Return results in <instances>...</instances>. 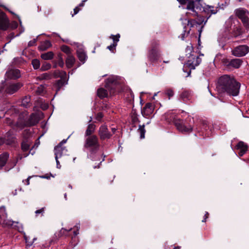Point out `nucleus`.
<instances>
[{
  "instance_id": "obj_1",
  "label": "nucleus",
  "mask_w": 249,
  "mask_h": 249,
  "mask_svg": "<svg viewBox=\"0 0 249 249\" xmlns=\"http://www.w3.org/2000/svg\"><path fill=\"white\" fill-rule=\"evenodd\" d=\"M240 87V84L233 77L224 75L219 78L216 88L220 93L226 92L236 96L239 93Z\"/></svg>"
},
{
  "instance_id": "obj_2",
  "label": "nucleus",
  "mask_w": 249,
  "mask_h": 249,
  "mask_svg": "<svg viewBox=\"0 0 249 249\" xmlns=\"http://www.w3.org/2000/svg\"><path fill=\"white\" fill-rule=\"evenodd\" d=\"M159 46V44L157 41L153 40L151 42V48L148 51L147 57L152 63L157 62L160 57Z\"/></svg>"
},
{
  "instance_id": "obj_3",
  "label": "nucleus",
  "mask_w": 249,
  "mask_h": 249,
  "mask_svg": "<svg viewBox=\"0 0 249 249\" xmlns=\"http://www.w3.org/2000/svg\"><path fill=\"white\" fill-rule=\"evenodd\" d=\"M84 147L89 149L91 153L98 151L100 147V143L97 136L94 135L88 136L86 139Z\"/></svg>"
},
{
  "instance_id": "obj_4",
  "label": "nucleus",
  "mask_w": 249,
  "mask_h": 249,
  "mask_svg": "<svg viewBox=\"0 0 249 249\" xmlns=\"http://www.w3.org/2000/svg\"><path fill=\"white\" fill-rule=\"evenodd\" d=\"M235 15L242 22L246 28H249V12L244 8H239L235 10Z\"/></svg>"
},
{
  "instance_id": "obj_5",
  "label": "nucleus",
  "mask_w": 249,
  "mask_h": 249,
  "mask_svg": "<svg viewBox=\"0 0 249 249\" xmlns=\"http://www.w3.org/2000/svg\"><path fill=\"white\" fill-rule=\"evenodd\" d=\"M175 126L177 129L182 133L189 134L192 132L193 127L191 125L187 124L186 121L181 119L175 122Z\"/></svg>"
},
{
  "instance_id": "obj_6",
  "label": "nucleus",
  "mask_w": 249,
  "mask_h": 249,
  "mask_svg": "<svg viewBox=\"0 0 249 249\" xmlns=\"http://www.w3.org/2000/svg\"><path fill=\"white\" fill-rule=\"evenodd\" d=\"M7 213H6L4 207H0V224L3 227L12 226L14 223V221L7 219Z\"/></svg>"
},
{
  "instance_id": "obj_7",
  "label": "nucleus",
  "mask_w": 249,
  "mask_h": 249,
  "mask_svg": "<svg viewBox=\"0 0 249 249\" xmlns=\"http://www.w3.org/2000/svg\"><path fill=\"white\" fill-rule=\"evenodd\" d=\"M29 132L24 130L23 133V140L21 143V149L23 152H27L31 146L32 142L28 139Z\"/></svg>"
},
{
  "instance_id": "obj_8",
  "label": "nucleus",
  "mask_w": 249,
  "mask_h": 249,
  "mask_svg": "<svg viewBox=\"0 0 249 249\" xmlns=\"http://www.w3.org/2000/svg\"><path fill=\"white\" fill-rule=\"evenodd\" d=\"M249 51V47L246 45H240L235 48L232 51V54L237 57L245 55Z\"/></svg>"
},
{
  "instance_id": "obj_9",
  "label": "nucleus",
  "mask_w": 249,
  "mask_h": 249,
  "mask_svg": "<svg viewBox=\"0 0 249 249\" xmlns=\"http://www.w3.org/2000/svg\"><path fill=\"white\" fill-rule=\"evenodd\" d=\"M98 135L101 140H105L110 139L112 134L108 131L107 125L103 124L99 127Z\"/></svg>"
},
{
  "instance_id": "obj_10",
  "label": "nucleus",
  "mask_w": 249,
  "mask_h": 249,
  "mask_svg": "<svg viewBox=\"0 0 249 249\" xmlns=\"http://www.w3.org/2000/svg\"><path fill=\"white\" fill-rule=\"evenodd\" d=\"M201 62V58L198 56H192L189 57V60L186 63V65L190 70H194L195 67L198 66Z\"/></svg>"
},
{
  "instance_id": "obj_11",
  "label": "nucleus",
  "mask_w": 249,
  "mask_h": 249,
  "mask_svg": "<svg viewBox=\"0 0 249 249\" xmlns=\"http://www.w3.org/2000/svg\"><path fill=\"white\" fill-rule=\"evenodd\" d=\"M209 126L206 122H202L200 126L196 127V129L199 136H202L204 138L209 137V133L207 132Z\"/></svg>"
},
{
  "instance_id": "obj_12",
  "label": "nucleus",
  "mask_w": 249,
  "mask_h": 249,
  "mask_svg": "<svg viewBox=\"0 0 249 249\" xmlns=\"http://www.w3.org/2000/svg\"><path fill=\"white\" fill-rule=\"evenodd\" d=\"M53 75L55 78L60 77V80L57 81L58 86L63 85L67 81V73L63 71H55L53 72Z\"/></svg>"
},
{
  "instance_id": "obj_13",
  "label": "nucleus",
  "mask_w": 249,
  "mask_h": 249,
  "mask_svg": "<svg viewBox=\"0 0 249 249\" xmlns=\"http://www.w3.org/2000/svg\"><path fill=\"white\" fill-rule=\"evenodd\" d=\"M22 84L17 83L8 85L5 89V92L9 94H12L17 92L21 87Z\"/></svg>"
},
{
  "instance_id": "obj_14",
  "label": "nucleus",
  "mask_w": 249,
  "mask_h": 249,
  "mask_svg": "<svg viewBox=\"0 0 249 249\" xmlns=\"http://www.w3.org/2000/svg\"><path fill=\"white\" fill-rule=\"evenodd\" d=\"M54 151L56 160H57V159L60 158L63 155H66L67 153V150L66 149V147L60 146V145L55 146Z\"/></svg>"
},
{
  "instance_id": "obj_15",
  "label": "nucleus",
  "mask_w": 249,
  "mask_h": 249,
  "mask_svg": "<svg viewBox=\"0 0 249 249\" xmlns=\"http://www.w3.org/2000/svg\"><path fill=\"white\" fill-rule=\"evenodd\" d=\"M188 1V3L187 5V9L191 10L193 12L192 15L194 16H196L197 15V12L196 10L200 9L199 6L197 5L196 4V1H190V0H187Z\"/></svg>"
},
{
  "instance_id": "obj_16",
  "label": "nucleus",
  "mask_w": 249,
  "mask_h": 249,
  "mask_svg": "<svg viewBox=\"0 0 249 249\" xmlns=\"http://www.w3.org/2000/svg\"><path fill=\"white\" fill-rule=\"evenodd\" d=\"M6 76L9 79L18 78L20 76V71L18 69H11L6 72Z\"/></svg>"
},
{
  "instance_id": "obj_17",
  "label": "nucleus",
  "mask_w": 249,
  "mask_h": 249,
  "mask_svg": "<svg viewBox=\"0 0 249 249\" xmlns=\"http://www.w3.org/2000/svg\"><path fill=\"white\" fill-rule=\"evenodd\" d=\"M165 119L168 122H173L175 124V122L179 120L176 114L173 111H169L164 114Z\"/></svg>"
},
{
  "instance_id": "obj_18",
  "label": "nucleus",
  "mask_w": 249,
  "mask_h": 249,
  "mask_svg": "<svg viewBox=\"0 0 249 249\" xmlns=\"http://www.w3.org/2000/svg\"><path fill=\"white\" fill-rule=\"evenodd\" d=\"M154 110V106L152 104L148 103L146 104L143 108L142 113L145 116H148L151 114Z\"/></svg>"
},
{
  "instance_id": "obj_19",
  "label": "nucleus",
  "mask_w": 249,
  "mask_h": 249,
  "mask_svg": "<svg viewBox=\"0 0 249 249\" xmlns=\"http://www.w3.org/2000/svg\"><path fill=\"white\" fill-rule=\"evenodd\" d=\"M39 120V119L38 115L36 113H32L27 122V125L28 126L35 125L38 123Z\"/></svg>"
},
{
  "instance_id": "obj_20",
  "label": "nucleus",
  "mask_w": 249,
  "mask_h": 249,
  "mask_svg": "<svg viewBox=\"0 0 249 249\" xmlns=\"http://www.w3.org/2000/svg\"><path fill=\"white\" fill-rule=\"evenodd\" d=\"M242 62V60L240 59H233L229 62L227 64V66L229 67H232L235 69H238L241 66Z\"/></svg>"
},
{
  "instance_id": "obj_21",
  "label": "nucleus",
  "mask_w": 249,
  "mask_h": 249,
  "mask_svg": "<svg viewBox=\"0 0 249 249\" xmlns=\"http://www.w3.org/2000/svg\"><path fill=\"white\" fill-rule=\"evenodd\" d=\"M16 137L12 133V131H8L5 135V141L7 144L10 145L16 142Z\"/></svg>"
},
{
  "instance_id": "obj_22",
  "label": "nucleus",
  "mask_w": 249,
  "mask_h": 249,
  "mask_svg": "<svg viewBox=\"0 0 249 249\" xmlns=\"http://www.w3.org/2000/svg\"><path fill=\"white\" fill-rule=\"evenodd\" d=\"M237 147L240 150L238 154L240 157L242 156L246 152L248 149L247 145L243 142H239L237 145Z\"/></svg>"
},
{
  "instance_id": "obj_23",
  "label": "nucleus",
  "mask_w": 249,
  "mask_h": 249,
  "mask_svg": "<svg viewBox=\"0 0 249 249\" xmlns=\"http://www.w3.org/2000/svg\"><path fill=\"white\" fill-rule=\"evenodd\" d=\"M204 22L203 17H198L196 20L190 19L188 20L187 22V25L190 26V27H193L195 25H201Z\"/></svg>"
},
{
  "instance_id": "obj_24",
  "label": "nucleus",
  "mask_w": 249,
  "mask_h": 249,
  "mask_svg": "<svg viewBox=\"0 0 249 249\" xmlns=\"http://www.w3.org/2000/svg\"><path fill=\"white\" fill-rule=\"evenodd\" d=\"M75 62V57L71 54H69L66 59V65L68 68H71Z\"/></svg>"
},
{
  "instance_id": "obj_25",
  "label": "nucleus",
  "mask_w": 249,
  "mask_h": 249,
  "mask_svg": "<svg viewBox=\"0 0 249 249\" xmlns=\"http://www.w3.org/2000/svg\"><path fill=\"white\" fill-rule=\"evenodd\" d=\"M180 98L184 102H187L191 100V93L189 91H183L180 95Z\"/></svg>"
},
{
  "instance_id": "obj_26",
  "label": "nucleus",
  "mask_w": 249,
  "mask_h": 249,
  "mask_svg": "<svg viewBox=\"0 0 249 249\" xmlns=\"http://www.w3.org/2000/svg\"><path fill=\"white\" fill-rule=\"evenodd\" d=\"M9 155L7 152H4L0 155V166H4L9 158Z\"/></svg>"
},
{
  "instance_id": "obj_27",
  "label": "nucleus",
  "mask_w": 249,
  "mask_h": 249,
  "mask_svg": "<svg viewBox=\"0 0 249 249\" xmlns=\"http://www.w3.org/2000/svg\"><path fill=\"white\" fill-rule=\"evenodd\" d=\"M8 27L7 22L4 15H0V29L6 30Z\"/></svg>"
},
{
  "instance_id": "obj_28",
  "label": "nucleus",
  "mask_w": 249,
  "mask_h": 249,
  "mask_svg": "<svg viewBox=\"0 0 249 249\" xmlns=\"http://www.w3.org/2000/svg\"><path fill=\"white\" fill-rule=\"evenodd\" d=\"M95 129V125L94 124H90L88 125L86 130L85 135L87 136H91L92 134L94 132Z\"/></svg>"
},
{
  "instance_id": "obj_29",
  "label": "nucleus",
  "mask_w": 249,
  "mask_h": 249,
  "mask_svg": "<svg viewBox=\"0 0 249 249\" xmlns=\"http://www.w3.org/2000/svg\"><path fill=\"white\" fill-rule=\"evenodd\" d=\"M51 46V42L49 41L46 40L41 44L38 47V49L40 51H45L48 49Z\"/></svg>"
},
{
  "instance_id": "obj_30",
  "label": "nucleus",
  "mask_w": 249,
  "mask_h": 249,
  "mask_svg": "<svg viewBox=\"0 0 249 249\" xmlns=\"http://www.w3.org/2000/svg\"><path fill=\"white\" fill-rule=\"evenodd\" d=\"M97 93L98 96L101 99L106 97L107 96V91L103 88L99 89Z\"/></svg>"
},
{
  "instance_id": "obj_31",
  "label": "nucleus",
  "mask_w": 249,
  "mask_h": 249,
  "mask_svg": "<svg viewBox=\"0 0 249 249\" xmlns=\"http://www.w3.org/2000/svg\"><path fill=\"white\" fill-rule=\"evenodd\" d=\"M77 57L79 60L82 62L83 63H84L87 58V56L85 53L82 51L78 50L77 52Z\"/></svg>"
},
{
  "instance_id": "obj_32",
  "label": "nucleus",
  "mask_w": 249,
  "mask_h": 249,
  "mask_svg": "<svg viewBox=\"0 0 249 249\" xmlns=\"http://www.w3.org/2000/svg\"><path fill=\"white\" fill-rule=\"evenodd\" d=\"M30 97L29 96H25L22 99L21 101V106L27 107H30L31 105L30 102Z\"/></svg>"
},
{
  "instance_id": "obj_33",
  "label": "nucleus",
  "mask_w": 249,
  "mask_h": 249,
  "mask_svg": "<svg viewBox=\"0 0 249 249\" xmlns=\"http://www.w3.org/2000/svg\"><path fill=\"white\" fill-rule=\"evenodd\" d=\"M53 53L52 52H48L46 53H42L41 57L44 60H50L53 57Z\"/></svg>"
},
{
  "instance_id": "obj_34",
  "label": "nucleus",
  "mask_w": 249,
  "mask_h": 249,
  "mask_svg": "<svg viewBox=\"0 0 249 249\" xmlns=\"http://www.w3.org/2000/svg\"><path fill=\"white\" fill-rule=\"evenodd\" d=\"M204 11L207 13H211L212 14H215L218 12V8L214 7L212 6H208L205 8Z\"/></svg>"
},
{
  "instance_id": "obj_35",
  "label": "nucleus",
  "mask_w": 249,
  "mask_h": 249,
  "mask_svg": "<svg viewBox=\"0 0 249 249\" xmlns=\"http://www.w3.org/2000/svg\"><path fill=\"white\" fill-rule=\"evenodd\" d=\"M18 160V158L16 157L14 158L12 160L9 161L8 163V166L9 167V169H11L14 167L17 164Z\"/></svg>"
},
{
  "instance_id": "obj_36",
  "label": "nucleus",
  "mask_w": 249,
  "mask_h": 249,
  "mask_svg": "<svg viewBox=\"0 0 249 249\" xmlns=\"http://www.w3.org/2000/svg\"><path fill=\"white\" fill-rule=\"evenodd\" d=\"M164 93L168 97L169 99H170L172 97L174 96V91L172 89L167 88L164 90Z\"/></svg>"
},
{
  "instance_id": "obj_37",
  "label": "nucleus",
  "mask_w": 249,
  "mask_h": 249,
  "mask_svg": "<svg viewBox=\"0 0 249 249\" xmlns=\"http://www.w3.org/2000/svg\"><path fill=\"white\" fill-rule=\"evenodd\" d=\"M52 77V76L50 74L48 73H43L42 74H41L40 75H39L38 77H37V79H38L39 80H49V79H50Z\"/></svg>"
},
{
  "instance_id": "obj_38",
  "label": "nucleus",
  "mask_w": 249,
  "mask_h": 249,
  "mask_svg": "<svg viewBox=\"0 0 249 249\" xmlns=\"http://www.w3.org/2000/svg\"><path fill=\"white\" fill-rule=\"evenodd\" d=\"M51 68V64L47 62H44L41 66V67L40 68V70L41 71H46Z\"/></svg>"
},
{
  "instance_id": "obj_39",
  "label": "nucleus",
  "mask_w": 249,
  "mask_h": 249,
  "mask_svg": "<svg viewBox=\"0 0 249 249\" xmlns=\"http://www.w3.org/2000/svg\"><path fill=\"white\" fill-rule=\"evenodd\" d=\"M16 126L20 129H22L25 126H28L27 122H25L22 121L17 122L16 123Z\"/></svg>"
},
{
  "instance_id": "obj_40",
  "label": "nucleus",
  "mask_w": 249,
  "mask_h": 249,
  "mask_svg": "<svg viewBox=\"0 0 249 249\" xmlns=\"http://www.w3.org/2000/svg\"><path fill=\"white\" fill-rule=\"evenodd\" d=\"M32 64L35 69H38L40 67V61L37 59H34L32 61Z\"/></svg>"
},
{
  "instance_id": "obj_41",
  "label": "nucleus",
  "mask_w": 249,
  "mask_h": 249,
  "mask_svg": "<svg viewBox=\"0 0 249 249\" xmlns=\"http://www.w3.org/2000/svg\"><path fill=\"white\" fill-rule=\"evenodd\" d=\"M138 131L140 134V138L141 139H143L144 138V135L145 133L144 125H140L139 128L138 129Z\"/></svg>"
},
{
  "instance_id": "obj_42",
  "label": "nucleus",
  "mask_w": 249,
  "mask_h": 249,
  "mask_svg": "<svg viewBox=\"0 0 249 249\" xmlns=\"http://www.w3.org/2000/svg\"><path fill=\"white\" fill-rule=\"evenodd\" d=\"M61 51L68 54H71V49L69 47L63 45L61 47Z\"/></svg>"
},
{
  "instance_id": "obj_43",
  "label": "nucleus",
  "mask_w": 249,
  "mask_h": 249,
  "mask_svg": "<svg viewBox=\"0 0 249 249\" xmlns=\"http://www.w3.org/2000/svg\"><path fill=\"white\" fill-rule=\"evenodd\" d=\"M115 82V80L113 78H109L107 80V83L106 87L109 89L110 88V85H113Z\"/></svg>"
},
{
  "instance_id": "obj_44",
  "label": "nucleus",
  "mask_w": 249,
  "mask_h": 249,
  "mask_svg": "<svg viewBox=\"0 0 249 249\" xmlns=\"http://www.w3.org/2000/svg\"><path fill=\"white\" fill-rule=\"evenodd\" d=\"M57 65L61 68H63L64 67V63L61 55H58Z\"/></svg>"
},
{
  "instance_id": "obj_45",
  "label": "nucleus",
  "mask_w": 249,
  "mask_h": 249,
  "mask_svg": "<svg viewBox=\"0 0 249 249\" xmlns=\"http://www.w3.org/2000/svg\"><path fill=\"white\" fill-rule=\"evenodd\" d=\"M45 87L43 85H40L36 89V92L39 94H42L44 93Z\"/></svg>"
},
{
  "instance_id": "obj_46",
  "label": "nucleus",
  "mask_w": 249,
  "mask_h": 249,
  "mask_svg": "<svg viewBox=\"0 0 249 249\" xmlns=\"http://www.w3.org/2000/svg\"><path fill=\"white\" fill-rule=\"evenodd\" d=\"M120 37V35L119 34H117L115 36L111 35L110 37V38L113 39V42H116V43L119 41Z\"/></svg>"
},
{
  "instance_id": "obj_47",
  "label": "nucleus",
  "mask_w": 249,
  "mask_h": 249,
  "mask_svg": "<svg viewBox=\"0 0 249 249\" xmlns=\"http://www.w3.org/2000/svg\"><path fill=\"white\" fill-rule=\"evenodd\" d=\"M117 45V44L116 43V42H113L112 44L110 45V46H108L107 47V48L111 52H114V51L115 50Z\"/></svg>"
},
{
  "instance_id": "obj_48",
  "label": "nucleus",
  "mask_w": 249,
  "mask_h": 249,
  "mask_svg": "<svg viewBox=\"0 0 249 249\" xmlns=\"http://www.w3.org/2000/svg\"><path fill=\"white\" fill-rule=\"evenodd\" d=\"M44 211H45V208H42L41 209H40L39 210H36L35 212L36 216H37L39 214H41V215L42 216L43 215V213H44Z\"/></svg>"
},
{
  "instance_id": "obj_49",
  "label": "nucleus",
  "mask_w": 249,
  "mask_h": 249,
  "mask_svg": "<svg viewBox=\"0 0 249 249\" xmlns=\"http://www.w3.org/2000/svg\"><path fill=\"white\" fill-rule=\"evenodd\" d=\"M81 10V8L79 7V6H76L73 10V13L71 14V16L73 17L74 15L77 14Z\"/></svg>"
},
{
  "instance_id": "obj_50",
  "label": "nucleus",
  "mask_w": 249,
  "mask_h": 249,
  "mask_svg": "<svg viewBox=\"0 0 249 249\" xmlns=\"http://www.w3.org/2000/svg\"><path fill=\"white\" fill-rule=\"evenodd\" d=\"M103 115L102 114V113L101 112H99L97 113V114L96 115V119L98 121H101V119L102 118H103Z\"/></svg>"
},
{
  "instance_id": "obj_51",
  "label": "nucleus",
  "mask_w": 249,
  "mask_h": 249,
  "mask_svg": "<svg viewBox=\"0 0 249 249\" xmlns=\"http://www.w3.org/2000/svg\"><path fill=\"white\" fill-rule=\"evenodd\" d=\"M36 42V39H34L32 40H31L28 43V46H33L35 45Z\"/></svg>"
},
{
  "instance_id": "obj_52",
  "label": "nucleus",
  "mask_w": 249,
  "mask_h": 249,
  "mask_svg": "<svg viewBox=\"0 0 249 249\" xmlns=\"http://www.w3.org/2000/svg\"><path fill=\"white\" fill-rule=\"evenodd\" d=\"M72 230L71 228L69 230H66V229L65 228H62L60 231V234H65V232H68L69 231H71V230Z\"/></svg>"
},
{
  "instance_id": "obj_53",
  "label": "nucleus",
  "mask_w": 249,
  "mask_h": 249,
  "mask_svg": "<svg viewBox=\"0 0 249 249\" xmlns=\"http://www.w3.org/2000/svg\"><path fill=\"white\" fill-rule=\"evenodd\" d=\"M208 216H209V213L208 212H206V213L204 215V219L202 220V222H206V220L208 218Z\"/></svg>"
},
{
  "instance_id": "obj_54",
  "label": "nucleus",
  "mask_w": 249,
  "mask_h": 249,
  "mask_svg": "<svg viewBox=\"0 0 249 249\" xmlns=\"http://www.w3.org/2000/svg\"><path fill=\"white\" fill-rule=\"evenodd\" d=\"M181 4H185L188 1L187 0H177Z\"/></svg>"
},
{
  "instance_id": "obj_55",
  "label": "nucleus",
  "mask_w": 249,
  "mask_h": 249,
  "mask_svg": "<svg viewBox=\"0 0 249 249\" xmlns=\"http://www.w3.org/2000/svg\"><path fill=\"white\" fill-rule=\"evenodd\" d=\"M6 123L7 124H9V125H11L13 124V122L10 119H6Z\"/></svg>"
},
{
  "instance_id": "obj_56",
  "label": "nucleus",
  "mask_w": 249,
  "mask_h": 249,
  "mask_svg": "<svg viewBox=\"0 0 249 249\" xmlns=\"http://www.w3.org/2000/svg\"><path fill=\"white\" fill-rule=\"evenodd\" d=\"M86 1V0H82V2L79 4V5L78 6H79V7H83L85 5V2Z\"/></svg>"
},
{
  "instance_id": "obj_57",
  "label": "nucleus",
  "mask_w": 249,
  "mask_h": 249,
  "mask_svg": "<svg viewBox=\"0 0 249 249\" xmlns=\"http://www.w3.org/2000/svg\"><path fill=\"white\" fill-rule=\"evenodd\" d=\"M31 178V177H29L27 179H26L24 181H25V184H26V185H29L30 184V181H29V180H30V178Z\"/></svg>"
},
{
  "instance_id": "obj_58",
  "label": "nucleus",
  "mask_w": 249,
  "mask_h": 249,
  "mask_svg": "<svg viewBox=\"0 0 249 249\" xmlns=\"http://www.w3.org/2000/svg\"><path fill=\"white\" fill-rule=\"evenodd\" d=\"M11 110H14L16 114L18 113V110L15 107H13L11 109Z\"/></svg>"
},
{
  "instance_id": "obj_59",
  "label": "nucleus",
  "mask_w": 249,
  "mask_h": 249,
  "mask_svg": "<svg viewBox=\"0 0 249 249\" xmlns=\"http://www.w3.org/2000/svg\"><path fill=\"white\" fill-rule=\"evenodd\" d=\"M67 141V140H63L62 141L57 145H60V146H62V145L66 143Z\"/></svg>"
},
{
  "instance_id": "obj_60",
  "label": "nucleus",
  "mask_w": 249,
  "mask_h": 249,
  "mask_svg": "<svg viewBox=\"0 0 249 249\" xmlns=\"http://www.w3.org/2000/svg\"><path fill=\"white\" fill-rule=\"evenodd\" d=\"M73 237L76 236L78 234V229H77L76 231H73ZM73 238V236L72 237Z\"/></svg>"
},
{
  "instance_id": "obj_61",
  "label": "nucleus",
  "mask_w": 249,
  "mask_h": 249,
  "mask_svg": "<svg viewBox=\"0 0 249 249\" xmlns=\"http://www.w3.org/2000/svg\"><path fill=\"white\" fill-rule=\"evenodd\" d=\"M187 51L191 52L193 50V47L192 46H188L186 48Z\"/></svg>"
},
{
  "instance_id": "obj_62",
  "label": "nucleus",
  "mask_w": 249,
  "mask_h": 249,
  "mask_svg": "<svg viewBox=\"0 0 249 249\" xmlns=\"http://www.w3.org/2000/svg\"><path fill=\"white\" fill-rule=\"evenodd\" d=\"M111 130H112V133L111 134H114L115 131H116V128H112L111 129Z\"/></svg>"
},
{
  "instance_id": "obj_63",
  "label": "nucleus",
  "mask_w": 249,
  "mask_h": 249,
  "mask_svg": "<svg viewBox=\"0 0 249 249\" xmlns=\"http://www.w3.org/2000/svg\"><path fill=\"white\" fill-rule=\"evenodd\" d=\"M58 159H57V160H56V163H57V167L58 168H59V167H58V166L59 165V161H58Z\"/></svg>"
},
{
  "instance_id": "obj_64",
  "label": "nucleus",
  "mask_w": 249,
  "mask_h": 249,
  "mask_svg": "<svg viewBox=\"0 0 249 249\" xmlns=\"http://www.w3.org/2000/svg\"><path fill=\"white\" fill-rule=\"evenodd\" d=\"M4 142L3 140L1 138H0V145Z\"/></svg>"
}]
</instances>
